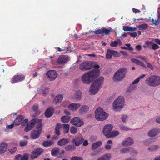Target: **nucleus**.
<instances>
[{
    "label": "nucleus",
    "mask_w": 160,
    "mask_h": 160,
    "mask_svg": "<svg viewBox=\"0 0 160 160\" xmlns=\"http://www.w3.org/2000/svg\"><path fill=\"white\" fill-rule=\"evenodd\" d=\"M70 122L72 124L78 127H80L83 124V122L78 117H75L72 119Z\"/></svg>",
    "instance_id": "9b49d317"
},
{
    "label": "nucleus",
    "mask_w": 160,
    "mask_h": 160,
    "mask_svg": "<svg viewBox=\"0 0 160 160\" xmlns=\"http://www.w3.org/2000/svg\"><path fill=\"white\" fill-rule=\"evenodd\" d=\"M146 63L147 64V66L148 68H149L151 69H153V67L151 64L148 62L147 61H146Z\"/></svg>",
    "instance_id": "338daca9"
},
{
    "label": "nucleus",
    "mask_w": 160,
    "mask_h": 160,
    "mask_svg": "<svg viewBox=\"0 0 160 160\" xmlns=\"http://www.w3.org/2000/svg\"><path fill=\"white\" fill-rule=\"evenodd\" d=\"M159 47L156 44H153L152 46V48L154 50H156L159 48Z\"/></svg>",
    "instance_id": "680f3d73"
},
{
    "label": "nucleus",
    "mask_w": 160,
    "mask_h": 160,
    "mask_svg": "<svg viewBox=\"0 0 160 160\" xmlns=\"http://www.w3.org/2000/svg\"><path fill=\"white\" fill-rule=\"evenodd\" d=\"M137 28L140 30H146L148 28V25L147 24H141L137 26Z\"/></svg>",
    "instance_id": "f704fd0d"
},
{
    "label": "nucleus",
    "mask_w": 160,
    "mask_h": 160,
    "mask_svg": "<svg viewBox=\"0 0 160 160\" xmlns=\"http://www.w3.org/2000/svg\"><path fill=\"white\" fill-rule=\"evenodd\" d=\"M43 150L42 149L39 148L35 149L31 152L30 155L31 158L32 160H33L37 158L41 155L43 152Z\"/></svg>",
    "instance_id": "9d476101"
},
{
    "label": "nucleus",
    "mask_w": 160,
    "mask_h": 160,
    "mask_svg": "<svg viewBox=\"0 0 160 160\" xmlns=\"http://www.w3.org/2000/svg\"><path fill=\"white\" fill-rule=\"evenodd\" d=\"M80 106V105L78 103H72L68 106V108L72 111H74L77 110Z\"/></svg>",
    "instance_id": "a878e982"
},
{
    "label": "nucleus",
    "mask_w": 160,
    "mask_h": 160,
    "mask_svg": "<svg viewBox=\"0 0 160 160\" xmlns=\"http://www.w3.org/2000/svg\"><path fill=\"white\" fill-rule=\"evenodd\" d=\"M104 80L103 77H100L93 82L89 90L91 93L95 94L98 92L101 88Z\"/></svg>",
    "instance_id": "f03ea898"
},
{
    "label": "nucleus",
    "mask_w": 160,
    "mask_h": 160,
    "mask_svg": "<svg viewBox=\"0 0 160 160\" xmlns=\"http://www.w3.org/2000/svg\"><path fill=\"white\" fill-rule=\"evenodd\" d=\"M93 32L94 34H101V29H100L98 28L96 30L93 31Z\"/></svg>",
    "instance_id": "e2e57ef3"
},
{
    "label": "nucleus",
    "mask_w": 160,
    "mask_h": 160,
    "mask_svg": "<svg viewBox=\"0 0 160 160\" xmlns=\"http://www.w3.org/2000/svg\"><path fill=\"white\" fill-rule=\"evenodd\" d=\"M133 142V139L131 138H128L122 142V144L124 146L131 145Z\"/></svg>",
    "instance_id": "aec40b11"
},
{
    "label": "nucleus",
    "mask_w": 160,
    "mask_h": 160,
    "mask_svg": "<svg viewBox=\"0 0 160 160\" xmlns=\"http://www.w3.org/2000/svg\"><path fill=\"white\" fill-rule=\"evenodd\" d=\"M151 22L152 23V25H155L156 26H158L159 24L158 20V19H157L155 20L153 19L152 18L151 19Z\"/></svg>",
    "instance_id": "864d4df0"
},
{
    "label": "nucleus",
    "mask_w": 160,
    "mask_h": 160,
    "mask_svg": "<svg viewBox=\"0 0 160 160\" xmlns=\"http://www.w3.org/2000/svg\"><path fill=\"white\" fill-rule=\"evenodd\" d=\"M28 154H24L22 157H21V160H28Z\"/></svg>",
    "instance_id": "bf43d9fd"
},
{
    "label": "nucleus",
    "mask_w": 160,
    "mask_h": 160,
    "mask_svg": "<svg viewBox=\"0 0 160 160\" xmlns=\"http://www.w3.org/2000/svg\"><path fill=\"white\" fill-rule=\"evenodd\" d=\"M112 30L111 28L109 27L108 28H102L101 29V35L102 36L105 35H108L110 34Z\"/></svg>",
    "instance_id": "a211bd4d"
},
{
    "label": "nucleus",
    "mask_w": 160,
    "mask_h": 160,
    "mask_svg": "<svg viewBox=\"0 0 160 160\" xmlns=\"http://www.w3.org/2000/svg\"><path fill=\"white\" fill-rule=\"evenodd\" d=\"M82 92L80 90H78L76 92L75 97L76 99H80L81 98Z\"/></svg>",
    "instance_id": "ea45409f"
},
{
    "label": "nucleus",
    "mask_w": 160,
    "mask_h": 160,
    "mask_svg": "<svg viewBox=\"0 0 160 160\" xmlns=\"http://www.w3.org/2000/svg\"><path fill=\"white\" fill-rule=\"evenodd\" d=\"M69 60V58L68 56L62 55L60 56L57 60V63L60 65H62L66 63Z\"/></svg>",
    "instance_id": "ddd939ff"
},
{
    "label": "nucleus",
    "mask_w": 160,
    "mask_h": 160,
    "mask_svg": "<svg viewBox=\"0 0 160 160\" xmlns=\"http://www.w3.org/2000/svg\"><path fill=\"white\" fill-rule=\"evenodd\" d=\"M37 119L36 118H34L32 120H31L29 123V124L32 126V127H34L35 124L37 122Z\"/></svg>",
    "instance_id": "09e8293b"
},
{
    "label": "nucleus",
    "mask_w": 160,
    "mask_h": 160,
    "mask_svg": "<svg viewBox=\"0 0 160 160\" xmlns=\"http://www.w3.org/2000/svg\"><path fill=\"white\" fill-rule=\"evenodd\" d=\"M54 143V142L52 141L46 140L44 141L42 143V145L44 147H49L52 145Z\"/></svg>",
    "instance_id": "bb28decb"
},
{
    "label": "nucleus",
    "mask_w": 160,
    "mask_h": 160,
    "mask_svg": "<svg viewBox=\"0 0 160 160\" xmlns=\"http://www.w3.org/2000/svg\"><path fill=\"white\" fill-rule=\"evenodd\" d=\"M107 143L108 144L105 146V148L107 149H110L111 148V146L109 144H112V141L111 140H109Z\"/></svg>",
    "instance_id": "49530a36"
},
{
    "label": "nucleus",
    "mask_w": 160,
    "mask_h": 160,
    "mask_svg": "<svg viewBox=\"0 0 160 160\" xmlns=\"http://www.w3.org/2000/svg\"><path fill=\"white\" fill-rule=\"evenodd\" d=\"M131 27H128V26H124L123 27V29L125 31H131L132 30Z\"/></svg>",
    "instance_id": "5fc2aeb1"
},
{
    "label": "nucleus",
    "mask_w": 160,
    "mask_h": 160,
    "mask_svg": "<svg viewBox=\"0 0 160 160\" xmlns=\"http://www.w3.org/2000/svg\"><path fill=\"white\" fill-rule=\"evenodd\" d=\"M54 111V109L53 108L50 107L48 108L45 112V116L47 118L51 117L53 115Z\"/></svg>",
    "instance_id": "412c9836"
},
{
    "label": "nucleus",
    "mask_w": 160,
    "mask_h": 160,
    "mask_svg": "<svg viewBox=\"0 0 160 160\" xmlns=\"http://www.w3.org/2000/svg\"><path fill=\"white\" fill-rule=\"evenodd\" d=\"M76 147L73 145L69 144L67 145L64 147V149L67 151H72L75 149Z\"/></svg>",
    "instance_id": "cd10ccee"
},
{
    "label": "nucleus",
    "mask_w": 160,
    "mask_h": 160,
    "mask_svg": "<svg viewBox=\"0 0 160 160\" xmlns=\"http://www.w3.org/2000/svg\"><path fill=\"white\" fill-rule=\"evenodd\" d=\"M28 143V141H27L21 140L19 142L20 145L21 147L26 146Z\"/></svg>",
    "instance_id": "603ef678"
},
{
    "label": "nucleus",
    "mask_w": 160,
    "mask_h": 160,
    "mask_svg": "<svg viewBox=\"0 0 160 160\" xmlns=\"http://www.w3.org/2000/svg\"><path fill=\"white\" fill-rule=\"evenodd\" d=\"M131 61L133 62L134 63H136L138 65H139L141 66V64L142 63V62H141L140 61H139L136 59L135 58H132L131 59Z\"/></svg>",
    "instance_id": "8fccbe9b"
},
{
    "label": "nucleus",
    "mask_w": 160,
    "mask_h": 160,
    "mask_svg": "<svg viewBox=\"0 0 160 160\" xmlns=\"http://www.w3.org/2000/svg\"><path fill=\"white\" fill-rule=\"evenodd\" d=\"M148 85L151 87H156L160 84V77L156 76H150L146 80Z\"/></svg>",
    "instance_id": "20e7f679"
},
{
    "label": "nucleus",
    "mask_w": 160,
    "mask_h": 160,
    "mask_svg": "<svg viewBox=\"0 0 160 160\" xmlns=\"http://www.w3.org/2000/svg\"><path fill=\"white\" fill-rule=\"evenodd\" d=\"M25 78V76L21 73H17L14 75L11 80V83L14 84L18 82H21Z\"/></svg>",
    "instance_id": "6e6552de"
},
{
    "label": "nucleus",
    "mask_w": 160,
    "mask_h": 160,
    "mask_svg": "<svg viewBox=\"0 0 160 160\" xmlns=\"http://www.w3.org/2000/svg\"><path fill=\"white\" fill-rule=\"evenodd\" d=\"M41 132V129H39L37 131H32L31 134V138L33 139H36L39 137Z\"/></svg>",
    "instance_id": "f3484780"
},
{
    "label": "nucleus",
    "mask_w": 160,
    "mask_h": 160,
    "mask_svg": "<svg viewBox=\"0 0 160 160\" xmlns=\"http://www.w3.org/2000/svg\"><path fill=\"white\" fill-rule=\"evenodd\" d=\"M153 42V41H146L145 42V44H146V45L147 46V47L148 48H151L149 47V45H150L151 44H152V42Z\"/></svg>",
    "instance_id": "69168bd1"
},
{
    "label": "nucleus",
    "mask_w": 160,
    "mask_h": 160,
    "mask_svg": "<svg viewBox=\"0 0 160 160\" xmlns=\"http://www.w3.org/2000/svg\"><path fill=\"white\" fill-rule=\"evenodd\" d=\"M84 140V138L82 137L77 136L72 140V142L73 144H75L76 146H78L82 144Z\"/></svg>",
    "instance_id": "4468645a"
},
{
    "label": "nucleus",
    "mask_w": 160,
    "mask_h": 160,
    "mask_svg": "<svg viewBox=\"0 0 160 160\" xmlns=\"http://www.w3.org/2000/svg\"><path fill=\"white\" fill-rule=\"evenodd\" d=\"M70 117L69 116H63L61 118V121L64 123L68 122L70 119Z\"/></svg>",
    "instance_id": "2f4dec72"
},
{
    "label": "nucleus",
    "mask_w": 160,
    "mask_h": 160,
    "mask_svg": "<svg viewBox=\"0 0 160 160\" xmlns=\"http://www.w3.org/2000/svg\"><path fill=\"white\" fill-rule=\"evenodd\" d=\"M110 158V155L106 154L98 158L97 160H109Z\"/></svg>",
    "instance_id": "72a5a7b5"
},
{
    "label": "nucleus",
    "mask_w": 160,
    "mask_h": 160,
    "mask_svg": "<svg viewBox=\"0 0 160 160\" xmlns=\"http://www.w3.org/2000/svg\"><path fill=\"white\" fill-rule=\"evenodd\" d=\"M98 76V70H91L83 75L81 77V80L83 83L89 84L92 82L93 79Z\"/></svg>",
    "instance_id": "f257e3e1"
},
{
    "label": "nucleus",
    "mask_w": 160,
    "mask_h": 160,
    "mask_svg": "<svg viewBox=\"0 0 160 160\" xmlns=\"http://www.w3.org/2000/svg\"><path fill=\"white\" fill-rule=\"evenodd\" d=\"M125 45L128 47H121V48L122 49L125 50H128L130 51H133V49L132 47H131V45L130 44H126Z\"/></svg>",
    "instance_id": "c03bdc74"
},
{
    "label": "nucleus",
    "mask_w": 160,
    "mask_h": 160,
    "mask_svg": "<svg viewBox=\"0 0 160 160\" xmlns=\"http://www.w3.org/2000/svg\"><path fill=\"white\" fill-rule=\"evenodd\" d=\"M102 142L101 141H98L93 143L92 146V150H95L98 147L101 145Z\"/></svg>",
    "instance_id": "c85d7f7f"
},
{
    "label": "nucleus",
    "mask_w": 160,
    "mask_h": 160,
    "mask_svg": "<svg viewBox=\"0 0 160 160\" xmlns=\"http://www.w3.org/2000/svg\"><path fill=\"white\" fill-rule=\"evenodd\" d=\"M124 99L122 96H119L114 101L113 107V109L116 111L122 109L124 106Z\"/></svg>",
    "instance_id": "39448f33"
},
{
    "label": "nucleus",
    "mask_w": 160,
    "mask_h": 160,
    "mask_svg": "<svg viewBox=\"0 0 160 160\" xmlns=\"http://www.w3.org/2000/svg\"><path fill=\"white\" fill-rule=\"evenodd\" d=\"M63 126L64 128L63 132L64 133H67L69 132V125L68 124H63Z\"/></svg>",
    "instance_id": "e433bc0d"
},
{
    "label": "nucleus",
    "mask_w": 160,
    "mask_h": 160,
    "mask_svg": "<svg viewBox=\"0 0 160 160\" xmlns=\"http://www.w3.org/2000/svg\"><path fill=\"white\" fill-rule=\"evenodd\" d=\"M127 69L125 68L119 69L115 73L113 78L114 81H120L122 80L124 78Z\"/></svg>",
    "instance_id": "7ed1b4c3"
},
{
    "label": "nucleus",
    "mask_w": 160,
    "mask_h": 160,
    "mask_svg": "<svg viewBox=\"0 0 160 160\" xmlns=\"http://www.w3.org/2000/svg\"><path fill=\"white\" fill-rule=\"evenodd\" d=\"M159 132L158 129H153L150 130L148 132V134L149 136L152 137L155 136Z\"/></svg>",
    "instance_id": "4be33fe9"
},
{
    "label": "nucleus",
    "mask_w": 160,
    "mask_h": 160,
    "mask_svg": "<svg viewBox=\"0 0 160 160\" xmlns=\"http://www.w3.org/2000/svg\"><path fill=\"white\" fill-rule=\"evenodd\" d=\"M32 110L35 112V114L32 115L34 117L38 115L40 113V112L38 110V106L37 104H34L32 107Z\"/></svg>",
    "instance_id": "5701e85b"
},
{
    "label": "nucleus",
    "mask_w": 160,
    "mask_h": 160,
    "mask_svg": "<svg viewBox=\"0 0 160 160\" xmlns=\"http://www.w3.org/2000/svg\"><path fill=\"white\" fill-rule=\"evenodd\" d=\"M113 126L111 124L105 125L103 129V134L108 138H110V134L112 129Z\"/></svg>",
    "instance_id": "1a4fd4ad"
},
{
    "label": "nucleus",
    "mask_w": 160,
    "mask_h": 160,
    "mask_svg": "<svg viewBox=\"0 0 160 160\" xmlns=\"http://www.w3.org/2000/svg\"><path fill=\"white\" fill-rule=\"evenodd\" d=\"M61 127V125L60 123H58L57 124L55 128V134L58 135H60V129Z\"/></svg>",
    "instance_id": "473e14b6"
},
{
    "label": "nucleus",
    "mask_w": 160,
    "mask_h": 160,
    "mask_svg": "<svg viewBox=\"0 0 160 160\" xmlns=\"http://www.w3.org/2000/svg\"><path fill=\"white\" fill-rule=\"evenodd\" d=\"M118 44V42L117 41H112L110 43V46L112 47H116Z\"/></svg>",
    "instance_id": "4d7b16f0"
},
{
    "label": "nucleus",
    "mask_w": 160,
    "mask_h": 160,
    "mask_svg": "<svg viewBox=\"0 0 160 160\" xmlns=\"http://www.w3.org/2000/svg\"><path fill=\"white\" fill-rule=\"evenodd\" d=\"M24 118V117L23 115H20L18 116L13 121L14 125L17 126L22 124Z\"/></svg>",
    "instance_id": "2eb2a0df"
},
{
    "label": "nucleus",
    "mask_w": 160,
    "mask_h": 160,
    "mask_svg": "<svg viewBox=\"0 0 160 160\" xmlns=\"http://www.w3.org/2000/svg\"><path fill=\"white\" fill-rule=\"evenodd\" d=\"M112 50L108 49L107 51L106 58L107 59H111L112 57Z\"/></svg>",
    "instance_id": "79ce46f5"
},
{
    "label": "nucleus",
    "mask_w": 160,
    "mask_h": 160,
    "mask_svg": "<svg viewBox=\"0 0 160 160\" xmlns=\"http://www.w3.org/2000/svg\"><path fill=\"white\" fill-rule=\"evenodd\" d=\"M71 160H83V158L80 157L74 156L72 157Z\"/></svg>",
    "instance_id": "6e6d98bb"
},
{
    "label": "nucleus",
    "mask_w": 160,
    "mask_h": 160,
    "mask_svg": "<svg viewBox=\"0 0 160 160\" xmlns=\"http://www.w3.org/2000/svg\"><path fill=\"white\" fill-rule=\"evenodd\" d=\"M93 67V63L91 61H84L80 65L79 68L82 71H85L90 69Z\"/></svg>",
    "instance_id": "0eeeda50"
},
{
    "label": "nucleus",
    "mask_w": 160,
    "mask_h": 160,
    "mask_svg": "<svg viewBox=\"0 0 160 160\" xmlns=\"http://www.w3.org/2000/svg\"><path fill=\"white\" fill-rule=\"evenodd\" d=\"M70 142V139L67 138H63L57 142V144L59 146H63L67 145Z\"/></svg>",
    "instance_id": "dca6fc26"
},
{
    "label": "nucleus",
    "mask_w": 160,
    "mask_h": 160,
    "mask_svg": "<svg viewBox=\"0 0 160 160\" xmlns=\"http://www.w3.org/2000/svg\"><path fill=\"white\" fill-rule=\"evenodd\" d=\"M128 34L130 35L131 37L135 38L137 35V33L136 32H133L132 33H130V32H128Z\"/></svg>",
    "instance_id": "0e129e2a"
},
{
    "label": "nucleus",
    "mask_w": 160,
    "mask_h": 160,
    "mask_svg": "<svg viewBox=\"0 0 160 160\" xmlns=\"http://www.w3.org/2000/svg\"><path fill=\"white\" fill-rule=\"evenodd\" d=\"M159 146L158 145H153L148 148V149L150 151H154L158 149Z\"/></svg>",
    "instance_id": "37998d69"
},
{
    "label": "nucleus",
    "mask_w": 160,
    "mask_h": 160,
    "mask_svg": "<svg viewBox=\"0 0 160 160\" xmlns=\"http://www.w3.org/2000/svg\"><path fill=\"white\" fill-rule=\"evenodd\" d=\"M119 134V132L118 131H113L111 132L110 136V138L111 137H114L118 135Z\"/></svg>",
    "instance_id": "a18cd8bd"
},
{
    "label": "nucleus",
    "mask_w": 160,
    "mask_h": 160,
    "mask_svg": "<svg viewBox=\"0 0 160 160\" xmlns=\"http://www.w3.org/2000/svg\"><path fill=\"white\" fill-rule=\"evenodd\" d=\"M70 132L72 134L75 135L77 133V128L74 126H72L70 128Z\"/></svg>",
    "instance_id": "58836bf2"
},
{
    "label": "nucleus",
    "mask_w": 160,
    "mask_h": 160,
    "mask_svg": "<svg viewBox=\"0 0 160 160\" xmlns=\"http://www.w3.org/2000/svg\"><path fill=\"white\" fill-rule=\"evenodd\" d=\"M33 127L32 126L29 124H28L25 128V131L26 132H28L31 130L33 128Z\"/></svg>",
    "instance_id": "de8ad7c7"
},
{
    "label": "nucleus",
    "mask_w": 160,
    "mask_h": 160,
    "mask_svg": "<svg viewBox=\"0 0 160 160\" xmlns=\"http://www.w3.org/2000/svg\"><path fill=\"white\" fill-rule=\"evenodd\" d=\"M145 76V74H142V75L139 77L138 78L136 79L134 81H133L132 84L133 85L138 83L140 79L143 78Z\"/></svg>",
    "instance_id": "c9c22d12"
},
{
    "label": "nucleus",
    "mask_w": 160,
    "mask_h": 160,
    "mask_svg": "<svg viewBox=\"0 0 160 160\" xmlns=\"http://www.w3.org/2000/svg\"><path fill=\"white\" fill-rule=\"evenodd\" d=\"M17 149V148L16 147H12V148L9 149V151L11 153L13 154L16 151Z\"/></svg>",
    "instance_id": "13d9d810"
},
{
    "label": "nucleus",
    "mask_w": 160,
    "mask_h": 160,
    "mask_svg": "<svg viewBox=\"0 0 160 160\" xmlns=\"http://www.w3.org/2000/svg\"><path fill=\"white\" fill-rule=\"evenodd\" d=\"M100 66L98 65H93V67L95 69H92V70H98V76L99 75V70L98 69V68H99Z\"/></svg>",
    "instance_id": "052dcab7"
},
{
    "label": "nucleus",
    "mask_w": 160,
    "mask_h": 160,
    "mask_svg": "<svg viewBox=\"0 0 160 160\" xmlns=\"http://www.w3.org/2000/svg\"><path fill=\"white\" fill-rule=\"evenodd\" d=\"M112 55L114 57H118L120 56V54L118 52L112 50Z\"/></svg>",
    "instance_id": "3c124183"
},
{
    "label": "nucleus",
    "mask_w": 160,
    "mask_h": 160,
    "mask_svg": "<svg viewBox=\"0 0 160 160\" xmlns=\"http://www.w3.org/2000/svg\"><path fill=\"white\" fill-rule=\"evenodd\" d=\"M7 149V144L2 143L0 145V155L4 153Z\"/></svg>",
    "instance_id": "393cba45"
},
{
    "label": "nucleus",
    "mask_w": 160,
    "mask_h": 160,
    "mask_svg": "<svg viewBox=\"0 0 160 160\" xmlns=\"http://www.w3.org/2000/svg\"><path fill=\"white\" fill-rule=\"evenodd\" d=\"M63 98V96L61 94L57 95L53 100V103L55 104H58L62 101Z\"/></svg>",
    "instance_id": "6ab92c4d"
},
{
    "label": "nucleus",
    "mask_w": 160,
    "mask_h": 160,
    "mask_svg": "<svg viewBox=\"0 0 160 160\" xmlns=\"http://www.w3.org/2000/svg\"><path fill=\"white\" fill-rule=\"evenodd\" d=\"M46 75L49 79L52 81L55 79L57 77V73L54 70H50L48 71Z\"/></svg>",
    "instance_id": "f8f14e48"
},
{
    "label": "nucleus",
    "mask_w": 160,
    "mask_h": 160,
    "mask_svg": "<svg viewBox=\"0 0 160 160\" xmlns=\"http://www.w3.org/2000/svg\"><path fill=\"white\" fill-rule=\"evenodd\" d=\"M108 117L107 113L103 111L102 108L98 107L96 109L95 117L98 121L104 120L106 119Z\"/></svg>",
    "instance_id": "423d86ee"
},
{
    "label": "nucleus",
    "mask_w": 160,
    "mask_h": 160,
    "mask_svg": "<svg viewBox=\"0 0 160 160\" xmlns=\"http://www.w3.org/2000/svg\"><path fill=\"white\" fill-rule=\"evenodd\" d=\"M59 148L58 147H54L52 148L51 151V154L52 156H56L58 153Z\"/></svg>",
    "instance_id": "c756f323"
},
{
    "label": "nucleus",
    "mask_w": 160,
    "mask_h": 160,
    "mask_svg": "<svg viewBox=\"0 0 160 160\" xmlns=\"http://www.w3.org/2000/svg\"><path fill=\"white\" fill-rule=\"evenodd\" d=\"M36 128L38 130L41 129L42 130V120L41 119H37V122L36 123Z\"/></svg>",
    "instance_id": "7c9ffc66"
},
{
    "label": "nucleus",
    "mask_w": 160,
    "mask_h": 160,
    "mask_svg": "<svg viewBox=\"0 0 160 160\" xmlns=\"http://www.w3.org/2000/svg\"><path fill=\"white\" fill-rule=\"evenodd\" d=\"M132 150H133V148L132 147L125 148L121 150V152L123 154L130 152L131 154H134V153L132 152Z\"/></svg>",
    "instance_id": "b1692460"
},
{
    "label": "nucleus",
    "mask_w": 160,
    "mask_h": 160,
    "mask_svg": "<svg viewBox=\"0 0 160 160\" xmlns=\"http://www.w3.org/2000/svg\"><path fill=\"white\" fill-rule=\"evenodd\" d=\"M40 88L42 90L41 92L43 96H45L49 92L48 88H43L42 87H41Z\"/></svg>",
    "instance_id": "4c0bfd02"
},
{
    "label": "nucleus",
    "mask_w": 160,
    "mask_h": 160,
    "mask_svg": "<svg viewBox=\"0 0 160 160\" xmlns=\"http://www.w3.org/2000/svg\"><path fill=\"white\" fill-rule=\"evenodd\" d=\"M22 157V155L20 154L17 155L15 158L14 160H19Z\"/></svg>",
    "instance_id": "774afa93"
},
{
    "label": "nucleus",
    "mask_w": 160,
    "mask_h": 160,
    "mask_svg": "<svg viewBox=\"0 0 160 160\" xmlns=\"http://www.w3.org/2000/svg\"><path fill=\"white\" fill-rule=\"evenodd\" d=\"M89 107L87 105H83L81 107L80 110V112H86L88 111Z\"/></svg>",
    "instance_id": "a19ab883"
}]
</instances>
